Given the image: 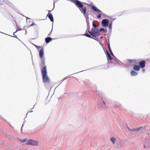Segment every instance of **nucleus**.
<instances>
[{"label": "nucleus", "mask_w": 150, "mask_h": 150, "mask_svg": "<svg viewBox=\"0 0 150 150\" xmlns=\"http://www.w3.org/2000/svg\"><path fill=\"white\" fill-rule=\"evenodd\" d=\"M146 61L145 60H142L140 61L139 63V66L141 68H144L145 66Z\"/></svg>", "instance_id": "nucleus-6"}, {"label": "nucleus", "mask_w": 150, "mask_h": 150, "mask_svg": "<svg viewBox=\"0 0 150 150\" xmlns=\"http://www.w3.org/2000/svg\"><path fill=\"white\" fill-rule=\"evenodd\" d=\"M52 40V38L50 37H47L45 38V41L46 43H48Z\"/></svg>", "instance_id": "nucleus-12"}, {"label": "nucleus", "mask_w": 150, "mask_h": 150, "mask_svg": "<svg viewBox=\"0 0 150 150\" xmlns=\"http://www.w3.org/2000/svg\"><path fill=\"white\" fill-rule=\"evenodd\" d=\"M27 140V139H25L23 140H20V141L22 143H23L26 142Z\"/></svg>", "instance_id": "nucleus-19"}, {"label": "nucleus", "mask_w": 150, "mask_h": 150, "mask_svg": "<svg viewBox=\"0 0 150 150\" xmlns=\"http://www.w3.org/2000/svg\"><path fill=\"white\" fill-rule=\"evenodd\" d=\"M145 71V70L144 69H142V71L143 72V73Z\"/></svg>", "instance_id": "nucleus-25"}, {"label": "nucleus", "mask_w": 150, "mask_h": 150, "mask_svg": "<svg viewBox=\"0 0 150 150\" xmlns=\"http://www.w3.org/2000/svg\"><path fill=\"white\" fill-rule=\"evenodd\" d=\"M108 48L110 47V44L109 43H108Z\"/></svg>", "instance_id": "nucleus-26"}, {"label": "nucleus", "mask_w": 150, "mask_h": 150, "mask_svg": "<svg viewBox=\"0 0 150 150\" xmlns=\"http://www.w3.org/2000/svg\"><path fill=\"white\" fill-rule=\"evenodd\" d=\"M44 48H43L42 47L39 52V55L41 58H42L43 57V54H44Z\"/></svg>", "instance_id": "nucleus-7"}, {"label": "nucleus", "mask_w": 150, "mask_h": 150, "mask_svg": "<svg viewBox=\"0 0 150 150\" xmlns=\"http://www.w3.org/2000/svg\"><path fill=\"white\" fill-rule=\"evenodd\" d=\"M140 68V67L139 66L135 65L133 69L134 70L136 71H138L139 70Z\"/></svg>", "instance_id": "nucleus-10"}, {"label": "nucleus", "mask_w": 150, "mask_h": 150, "mask_svg": "<svg viewBox=\"0 0 150 150\" xmlns=\"http://www.w3.org/2000/svg\"><path fill=\"white\" fill-rule=\"evenodd\" d=\"M21 30V28H18V29H17V30H16V32H14V33H13V35H15V36H14V37L16 38H17V36H16V35H15V34H15V33H16L18 31H19V30Z\"/></svg>", "instance_id": "nucleus-16"}, {"label": "nucleus", "mask_w": 150, "mask_h": 150, "mask_svg": "<svg viewBox=\"0 0 150 150\" xmlns=\"http://www.w3.org/2000/svg\"><path fill=\"white\" fill-rule=\"evenodd\" d=\"M34 25H35V24L34 23H33L32 24L30 25V26H32Z\"/></svg>", "instance_id": "nucleus-27"}, {"label": "nucleus", "mask_w": 150, "mask_h": 150, "mask_svg": "<svg viewBox=\"0 0 150 150\" xmlns=\"http://www.w3.org/2000/svg\"><path fill=\"white\" fill-rule=\"evenodd\" d=\"M108 49H109V51L110 52L112 56H113V53H112V52L110 48V47H109V48H108Z\"/></svg>", "instance_id": "nucleus-20"}, {"label": "nucleus", "mask_w": 150, "mask_h": 150, "mask_svg": "<svg viewBox=\"0 0 150 150\" xmlns=\"http://www.w3.org/2000/svg\"><path fill=\"white\" fill-rule=\"evenodd\" d=\"M92 8L95 11H97L99 12L100 13H102V12L101 11L98 9L95 6H92Z\"/></svg>", "instance_id": "nucleus-8"}, {"label": "nucleus", "mask_w": 150, "mask_h": 150, "mask_svg": "<svg viewBox=\"0 0 150 150\" xmlns=\"http://www.w3.org/2000/svg\"><path fill=\"white\" fill-rule=\"evenodd\" d=\"M41 73L42 76L43 82L44 83L49 82L50 80L47 75V72L46 66H45L42 68L41 71Z\"/></svg>", "instance_id": "nucleus-2"}, {"label": "nucleus", "mask_w": 150, "mask_h": 150, "mask_svg": "<svg viewBox=\"0 0 150 150\" xmlns=\"http://www.w3.org/2000/svg\"><path fill=\"white\" fill-rule=\"evenodd\" d=\"M109 21L107 19H103L102 21V25L103 27H106L108 26Z\"/></svg>", "instance_id": "nucleus-5"}, {"label": "nucleus", "mask_w": 150, "mask_h": 150, "mask_svg": "<svg viewBox=\"0 0 150 150\" xmlns=\"http://www.w3.org/2000/svg\"><path fill=\"white\" fill-rule=\"evenodd\" d=\"M43 62V64H44V61H43V62Z\"/></svg>", "instance_id": "nucleus-32"}, {"label": "nucleus", "mask_w": 150, "mask_h": 150, "mask_svg": "<svg viewBox=\"0 0 150 150\" xmlns=\"http://www.w3.org/2000/svg\"><path fill=\"white\" fill-rule=\"evenodd\" d=\"M137 73L134 71H132L131 72V74L132 76H136L137 74Z\"/></svg>", "instance_id": "nucleus-14"}, {"label": "nucleus", "mask_w": 150, "mask_h": 150, "mask_svg": "<svg viewBox=\"0 0 150 150\" xmlns=\"http://www.w3.org/2000/svg\"><path fill=\"white\" fill-rule=\"evenodd\" d=\"M49 11V12H50V11Z\"/></svg>", "instance_id": "nucleus-31"}, {"label": "nucleus", "mask_w": 150, "mask_h": 150, "mask_svg": "<svg viewBox=\"0 0 150 150\" xmlns=\"http://www.w3.org/2000/svg\"><path fill=\"white\" fill-rule=\"evenodd\" d=\"M85 36H86V37H87L88 38H93L92 37L89 35L88 34V33H85Z\"/></svg>", "instance_id": "nucleus-18"}, {"label": "nucleus", "mask_w": 150, "mask_h": 150, "mask_svg": "<svg viewBox=\"0 0 150 150\" xmlns=\"http://www.w3.org/2000/svg\"><path fill=\"white\" fill-rule=\"evenodd\" d=\"M144 148H145V147H145V145H144Z\"/></svg>", "instance_id": "nucleus-29"}, {"label": "nucleus", "mask_w": 150, "mask_h": 150, "mask_svg": "<svg viewBox=\"0 0 150 150\" xmlns=\"http://www.w3.org/2000/svg\"><path fill=\"white\" fill-rule=\"evenodd\" d=\"M89 33L93 37H96L100 34L99 30L97 28H92L91 31H89Z\"/></svg>", "instance_id": "nucleus-3"}, {"label": "nucleus", "mask_w": 150, "mask_h": 150, "mask_svg": "<svg viewBox=\"0 0 150 150\" xmlns=\"http://www.w3.org/2000/svg\"><path fill=\"white\" fill-rule=\"evenodd\" d=\"M47 16H48V17L52 22H53V18L52 14H50L49 13L47 14Z\"/></svg>", "instance_id": "nucleus-9"}, {"label": "nucleus", "mask_w": 150, "mask_h": 150, "mask_svg": "<svg viewBox=\"0 0 150 150\" xmlns=\"http://www.w3.org/2000/svg\"><path fill=\"white\" fill-rule=\"evenodd\" d=\"M37 47H39L38 46H37Z\"/></svg>", "instance_id": "nucleus-30"}, {"label": "nucleus", "mask_w": 150, "mask_h": 150, "mask_svg": "<svg viewBox=\"0 0 150 150\" xmlns=\"http://www.w3.org/2000/svg\"><path fill=\"white\" fill-rule=\"evenodd\" d=\"M102 31H103V32L104 33V32H105V30L104 29V28H101L99 30V33H100V32Z\"/></svg>", "instance_id": "nucleus-17"}, {"label": "nucleus", "mask_w": 150, "mask_h": 150, "mask_svg": "<svg viewBox=\"0 0 150 150\" xmlns=\"http://www.w3.org/2000/svg\"><path fill=\"white\" fill-rule=\"evenodd\" d=\"M110 139L113 144H114L115 143L116 140L115 137H112Z\"/></svg>", "instance_id": "nucleus-15"}, {"label": "nucleus", "mask_w": 150, "mask_h": 150, "mask_svg": "<svg viewBox=\"0 0 150 150\" xmlns=\"http://www.w3.org/2000/svg\"><path fill=\"white\" fill-rule=\"evenodd\" d=\"M112 23H110V24H109V28L110 29H111V28H112Z\"/></svg>", "instance_id": "nucleus-23"}, {"label": "nucleus", "mask_w": 150, "mask_h": 150, "mask_svg": "<svg viewBox=\"0 0 150 150\" xmlns=\"http://www.w3.org/2000/svg\"><path fill=\"white\" fill-rule=\"evenodd\" d=\"M93 26L94 28H96L97 27L96 25L94 22H93Z\"/></svg>", "instance_id": "nucleus-21"}, {"label": "nucleus", "mask_w": 150, "mask_h": 150, "mask_svg": "<svg viewBox=\"0 0 150 150\" xmlns=\"http://www.w3.org/2000/svg\"><path fill=\"white\" fill-rule=\"evenodd\" d=\"M101 17V14H100L99 15H97V17L98 18H100Z\"/></svg>", "instance_id": "nucleus-22"}, {"label": "nucleus", "mask_w": 150, "mask_h": 150, "mask_svg": "<svg viewBox=\"0 0 150 150\" xmlns=\"http://www.w3.org/2000/svg\"><path fill=\"white\" fill-rule=\"evenodd\" d=\"M76 6L80 9L81 12L84 15L86 13V6H84L83 4H85L88 5V4H86L85 3H82L80 1L78 0H70Z\"/></svg>", "instance_id": "nucleus-1"}, {"label": "nucleus", "mask_w": 150, "mask_h": 150, "mask_svg": "<svg viewBox=\"0 0 150 150\" xmlns=\"http://www.w3.org/2000/svg\"><path fill=\"white\" fill-rule=\"evenodd\" d=\"M128 62L129 64H135L136 63V60L135 59H129Z\"/></svg>", "instance_id": "nucleus-11"}, {"label": "nucleus", "mask_w": 150, "mask_h": 150, "mask_svg": "<svg viewBox=\"0 0 150 150\" xmlns=\"http://www.w3.org/2000/svg\"><path fill=\"white\" fill-rule=\"evenodd\" d=\"M28 145H31L33 146H37L38 144V142L32 139L28 140L26 142Z\"/></svg>", "instance_id": "nucleus-4"}, {"label": "nucleus", "mask_w": 150, "mask_h": 150, "mask_svg": "<svg viewBox=\"0 0 150 150\" xmlns=\"http://www.w3.org/2000/svg\"><path fill=\"white\" fill-rule=\"evenodd\" d=\"M141 128V127H139L138 128H137L135 130H139Z\"/></svg>", "instance_id": "nucleus-24"}, {"label": "nucleus", "mask_w": 150, "mask_h": 150, "mask_svg": "<svg viewBox=\"0 0 150 150\" xmlns=\"http://www.w3.org/2000/svg\"><path fill=\"white\" fill-rule=\"evenodd\" d=\"M103 103H104L105 104V102H104V101L103 102Z\"/></svg>", "instance_id": "nucleus-28"}, {"label": "nucleus", "mask_w": 150, "mask_h": 150, "mask_svg": "<svg viewBox=\"0 0 150 150\" xmlns=\"http://www.w3.org/2000/svg\"><path fill=\"white\" fill-rule=\"evenodd\" d=\"M107 53V58L108 59H109L110 60H111L112 59V57L110 56V55L109 54L108 52L106 50Z\"/></svg>", "instance_id": "nucleus-13"}]
</instances>
